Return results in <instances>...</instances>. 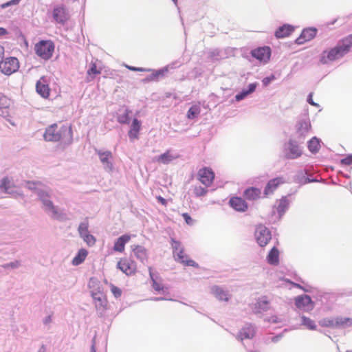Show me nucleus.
Instances as JSON below:
<instances>
[{"instance_id":"52","label":"nucleus","mask_w":352,"mask_h":352,"mask_svg":"<svg viewBox=\"0 0 352 352\" xmlns=\"http://www.w3.org/2000/svg\"><path fill=\"white\" fill-rule=\"evenodd\" d=\"M126 67L127 69H129V70L134 71V72H145L146 71V69L142 67H135L129 66V65H126Z\"/></svg>"},{"instance_id":"6","label":"nucleus","mask_w":352,"mask_h":352,"mask_svg":"<svg viewBox=\"0 0 352 352\" xmlns=\"http://www.w3.org/2000/svg\"><path fill=\"white\" fill-rule=\"evenodd\" d=\"M254 235L257 243L261 247L267 245L272 239L270 231L263 225L256 227Z\"/></svg>"},{"instance_id":"46","label":"nucleus","mask_w":352,"mask_h":352,"mask_svg":"<svg viewBox=\"0 0 352 352\" xmlns=\"http://www.w3.org/2000/svg\"><path fill=\"white\" fill-rule=\"evenodd\" d=\"M111 291L116 298H119L122 294V290L114 285H111Z\"/></svg>"},{"instance_id":"33","label":"nucleus","mask_w":352,"mask_h":352,"mask_svg":"<svg viewBox=\"0 0 352 352\" xmlns=\"http://www.w3.org/2000/svg\"><path fill=\"white\" fill-rule=\"evenodd\" d=\"M256 87V83H251L248 85V89L247 90H243L241 93L236 94L235 96V98L237 101L241 100L245 98L248 95L253 93Z\"/></svg>"},{"instance_id":"40","label":"nucleus","mask_w":352,"mask_h":352,"mask_svg":"<svg viewBox=\"0 0 352 352\" xmlns=\"http://www.w3.org/2000/svg\"><path fill=\"white\" fill-rule=\"evenodd\" d=\"M308 148L312 153H316L320 148L319 140L316 138H313L308 142Z\"/></svg>"},{"instance_id":"12","label":"nucleus","mask_w":352,"mask_h":352,"mask_svg":"<svg viewBox=\"0 0 352 352\" xmlns=\"http://www.w3.org/2000/svg\"><path fill=\"white\" fill-rule=\"evenodd\" d=\"M285 183V179L283 177H277L268 181L265 189L264 195L268 197L272 195L279 186Z\"/></svg>"},{"instance_id":"31","label":"nucleus","mask_w":352,"mask_h":352,"mask_svg":"<svg viewBox=\"0 0 352 352\" xmlns=\"http://www.w3.org/2000/svg\"><path fill=\"white\" fill-rule=\"evenodd\" d=\"M212 294L219 300L228 301L229 296L228 293L224 291L222 288L218 286H214L212 288Z\"/></svg>"},{"instance_id":"1","label":"nucleus","mask_w":352,"mask_h":352,"mask_svg":"<svg viewBox=\"0 0 352 352\" xmlns=\"http://www.w3.org/2000/svg\"><path fill=\"white\" fill-rule=\"evenodd\" d=\"M46 141L62 142L64 144H71L73 140V132L71 125L57 124L48 126L43 134Z\"/></svg>"},{"instance_id":"37","label":"nucleus","mask_w":352,"mask_h":352,"mask_svg":"<svg viewBox=\"0 0 352 352\" xmlns=\"http://www.w3.org/2000/svg\"><path fill=\"white\" fill-rule=\"evenodd\" d=\"M322 327L336 328V318H325L319 321Z\"/></svg>"},{"instance_id":"11","label":"nucleus","mask_w":352,"mask_h":352,"mask_svg":"<svg viewBox=\"0 0 352 352\" xmlns=\"http://www.w3.org/2000/svg\"><path fill=\"white\" fill-rule=\"evenodd\" d=\"M296 306L304 311H311L314 307V303L308 295H301L295 298Z\"/></svg>"},{"instance_id":"19","label":"nucleus","mask_w":352,"mask_h":352,"mask_svg":"<svg viewBox=\"0 0 352 352\" xmlns=\"http://www.w3.org/2000/svg\"><path fill=\"white\" fill-rule=\"evenodd\" d=\"M11 100L5 95L0 94V115L4 118L10 116Z\"/></svg>"},{"instance_id":"28","label":"nucleus","mask_w":352,"mask_h":352,"mask_svg":"<svg viewBox=\"0 0 352 352\" xmlns=\"http://www.w3.org/2000/svg\"><path fill=\"white\" fill-rule=\"evenodd\" d=\"M255 334V329L253 326L249 325L246 327L243 328L239 333V338H240L241 340L244 339H250L252 338L254 336Z\"/></svg>"},{"instance_id":"25","label":"nucleus","mask_w":352,"mask_h":352,"mask_svg":"<svg viewBox=\"0 0 352 352\" xmlns=\"http://www.w3.org/2000/svg\"><path fill=\"white\" fill-rule=\"evenodd\" d=\"M102 72V67H98L96 62H91L90 63V67L87 72V82L92 81L96 75L100 74Z\"/></svg>"},{"instance_id":"5","label":"nucleus","mask_w":352,"mask_h":352,"mask_svg":"<svg viewBox=\"0 0 352 352\" xmlns=\"http://www.w3.org/2000/svg\"><path fill=\"white\" fill-rule=\"evenodd\" d=\"M19 63L16 58L9 57L0 62V71L6 74L10 75L18 70Z\"/></svg>"},{"instance_id":"63","label":"nucleus","mask_w":352,"mask_h":352,"mask_svg":"<svg viewBox=\"0 0 352 352\" xmlns=\"http://www.w3.org/2000/svg\"><path fill=\"white\" fill-rule=\"evenodd\" d=\"M175 3H177V0H173Z\"/></svg>"},{"instance_id":"26","label":"nucleus","mask_w":352,"mask_h":352,"mask_svg":"<svg viewBox=\"0 0 352 352\" xmlns=\"http://www.w3.org/2000/svg\"><path fill=\"white\" fill-rule=\"evenodd\" d=\"M294 30L292 25L285 24L280 27L275 32V36L278 38H283L289 36Z\"/></svg>"},{"instance_id":"30","label":"nucleus","mask_w":352,"mask_h":352,"mask_svg":"<svg viewBox=\"0 0 352 352\" xmlns=\"http://www.w3.org/2000/svg\"><path fill=\"white\" fill-rule=\"evenodd\" d=\"M267 260L268 263H270L271 265H276L278 264V263H279V251L276 247H274L273 248H272V250H270V252H269V254L267 256Z\"/></svg>"},{"instance_id":"57","label":"nucleus","mask_w":352,"mask_h":352,"mask_svg":"<svg viewBox=\"0 0 352 352\" xmlns=\"http://www.w3.org/2000/svg\"><path fill=\"white\" fill-rule=\"evenodd\" d=\"M52 321V317L50 316H47L45 320V324H48L50 322H51Z\"/></svg>"},{"instance_id":"15","label":"nucleus","mask_w":352,"mask_h":352,"mask_svg":"<svg viewBox=\"0 0 352 352\" xmlns=\"http://www.w3.org/2000/svg\"><path fill=\"white\" fill-rule=\"evenodd\" d=\"M317 33V30L314 28H305L302 30L300 36L296 40V43L298 45H302L307 41L313 39Z\"/></svg>"},{"instance_id":"54","label":"nucleus","mask_w":352,"mask_h":352,"mask_svg":"<svg viewBox=\"0 0 352 352\" xmlns=\"http://www.w3.org/2000/svg\"><path fill=\"white\" fill-rule=\"evenodd\" d=\"M157 199L163 206H166L167 205V201L164 198H163L162 197L158 196V197H157Z\"/></svg>"},{"instance_id":"17","label":"nucleus","mask_w":352,"mask_h":352,"mask_svg":"<svg viewBox=\"0 0 352 352\" xmlns=\"http://www.w3.org/2000/svg\"><path fill=\"white\" fill-rule=\"evenodd\" d=\"M36 89L37 93L43 98H47L50 96V89L45 77H41L36 82Z\"/></svg>"},{"instance_id":"41","label":"nucleus","mask_w":352,"mask_h":352,"mask_svg":"<svg viewBox=\"0 0 352 352\" xmlns=\"http://www.w3.org/2000/svg\"><path fill=\"white\" fill-rule=\"evenodd\" d=\"M302 324L310 330H316V324L315 322L309 318L302 316Z\"/></svg>"},{"instance_id":"8","label":"nucleus","mask_w":352,"mask_h":352,"mask_svg":"<svg viewBox=\"0 0 352 352\" xmlns=\"http://www.w3.org/2000/svg\"><path fill=\"white\" fill-rule=\"evenodd\" d=\"M117 267L127 276L133 275L137 271L136 263L126 258H122L118 262Z\"/></svg>"},{"instance_id":"51","label":"nucleus","mask_w":352,"mask_h":352,"mask_svg":"<svg viewBox=\"0 0 352 352\" xmlns=\"http://www.w3.org/2000/svg\"><path fill=\"white\" fill-rule=\"evenodd\" d=\"M20 1L21 0H11V1H10L6 3L2 4L1 5V8H6L8 6H11V5H16V4H18L19 3Z\"/></svg>"},{"instance_id":"49","label":"nucleus","mask_w":352,"mask_h":352,"mask_svg":"<svg viewBox=\"0 0 352 352\" xmlns=\"http://www.w3.org/2000/svg\"><path fill=\"white\" fill-rule=\"evenodd\" d=\"M20 265V262L18 261H16L14 262H11L10 263H6L3 265V267L5 269L8 268H16Z\"/></svg>"},{"instance_id":"2","label":"nucleus","mask_w":352,"mask_h":352,"mask_svg":"<svg viewBox=\"0 0 352 352\" xmlns=\"http://www.w3.org/2000/svg\"><path fill=\"white\" fill-rule=\"evenodd\" d=\"M351 47L352 34H350L342 38L336 47L324 51L321 56V62L327 63L340 58L349 52Z\"/></svg>"},{"instance_id":"24","label":"nucleus","mask_w":352,"mask_h":352,"mask_svg":"<svg viewBox=\"0 0 352 352\" xmlns=\"http://www.w3.org/2000/svg\"><path fill=\"white\" fill-rule=\"evenodd\" d=\"M243 196L248 200L254 201L261 197V190L258 188L250 187L244 191Z\"/></svg>"},{"instance_id":"58","label":"nucleus","mask_w":352,"mask_h":352,"mask_svg":"<svg viewBox=\"0 0 352 352\" xmlns=\"http://www.w3.org/2000/svg\"><path fill=\"white\" fill-rule=\"evenodd\" d=\"M294 285L298 288H300L302 289V287L299 285V284H296V283H294Z\"/></svg>"},{"instance_id":"9","label":"nucleus","mask_w":352,"mask_h":352,"mask_svg":"<svg viewBox=\"0 0 352 352\" xmlns=\"http://www.w3.org/2000/svg\"><path fill=\"white\" fill-rule=\"evenodd\" d=\"M92 299L97 312L100 316H102L109 309V304L107 295L105 293H103L100 296H94Z\"/></svg>"},{"instance_id":"56","label":"nucleus","mask_w":352,"mask_h":352,"mask_svg":"<svg viewBox=\"0 0 352 352\" xmlns=\"http://www.w3.org/2000/svg\"><path fill=\"white\" fill-rule=\"evenodd\" d=\"M4 55V48L0 45V58Z\"/></svg>"},{"instance_id":"55","label":"nucleus","mask_w":352,"mask_h":352,"mask_svg":"<svg viewBox=\"0 0 352 352\" xmlns=\"http://www.w3.org/2000/svg\"><path fill=\"white\" fill-rule=\"evenodd\" d=\"M6 34H7V30L3 28L0 27V36L5 35Z\"/></svg>"},{"instance_id":"4","label":"nucleus","mask_w":352,"mask_h":352,"mask_svg":"<svg viewBox=\"0 0 352 352\" xmlns=\"http://www.w3.org/2000/svg\"><path fill=\"white\" fill-rule=\"evenodd\" d=\"M173 248L175 261L185 266L198 267L197 263L193 260L188 258V256L185 254L184 250L179 242L173 241Z\"/></svg>"},{"instance_id":"62","label":"nucleus","mask_w":352,"mask_h":352,"mask_svg":"<svg viewBox=\"0 0 352 352\" xmlns=\"http://www.w3.org/2000/svg\"><path fill=\"white\" fill-rule=\"evenodd\" d=\"M263 82L265 84H267L269 82V80L265 79Z\"/></svg>"},{"instance_id":"21","label":"nucleus","mask_w":352,"mask_h":352,"mask_svg":"<svg viewBox=\"0 0 352 352\" xmlns=\"http://www.w3.org/2000/svg\"><path fill=\"white\" fill-rule=\"evenodd\" d=\"M38 195L43 202V204L46 206V209L52 212L54 217H57L58 215V210L54 206L53 203L47 199L49 197L48 194L44 192H41Z\"/></svg>"},{"instance_id":"60","label":"nucleus","mask_w":352,"mask_h":352,"mask_svg":"<svg viewBox=\"0 0 352 352\" xmlns=\"http://www.w3.org/2000/svg\"><path fill=\"white\" fill-rule=\"evenodd\" d=\"M91 352H96V349L94 345L91 346Z\"/></svg>"},{"instance_id":"23","label":"nucleus","mask_w":352,"mask_h":352,"mask_svg":"<svg viewBox=\"0 0 352 352\" xmlns=\"http://www.w3.org/2000/svg\"><path fill=\"white\" fill-rule=\"evenodd\" d=\"M131 240V236L129 234H124L120 236L114 243L113 250L115 252H123L124 250L125 244Z\"/></svg>"},{"instance_id":"61","label":"nucleus","mask_w":352,"mask_h":352,"mask_svg":"<svg viewBox=\"0 0 352 352\" xmlns=\"http://www.w3.org/2000/svg\"><path fill=\"white\" fill-rule=\"evenodd\" d=\"M164 300V298H155V300Z\"/></svg>"},{"instance_id":"18","label":"nucleus","mask_w":352,"mask_h":352,"mask_svg":"<svg viewBox=\"0 0 352 352\" xmlns=\"http://www.w3.org/2000/svg\"><path fill=\"white\" fill-rule=\"evenodd\" d=\"M230 205L235 210L239 212H245L248 208L247 202L239 197H233L230 199Z\"/></svg>"},{"instance_id":"22","label":"nucleus","mask_w":352,"mask_h":352,"mask_svg":"<svg viewBox=\"0 0 352 352\" xmlns=\"http://www.w3.org/2000/svg\"><path fill=\"white\" fill-rule=\"evenodd\" d=\"M141 129V122L137 118H134L133 120L132 124L131 125L130 130L129 131V137L131 140H134L135 139H138L139 133Z\"/></svg>"},{"instance_id":"36","label":"nucleus","mask_w":352,"mask_h":352,"mask_svg":"<svg viewBox=\"0 0 352 352\" xmlns=\"http://www.w3.org/2000/svg\"><path fill=\"white\" fill-rule=\"evenodd\" d=\"M14 187L13 182L8 177H5L1 181L0 188L6 192H9Z\"/></svg>"},{"instance_id":"10","label":"nucleus","mask_w":352,"mask_h":352,"mask_svg":"<svg viewBox=\"0 0 352 352\" xmlns=\"http://www.w3.org/2000/svg\"><path fill=\"white\" fill-rule=\"evenodd\" d=\"M52 16L56 23L60 24H64L69 19V14L66 8L63 5H58L54 8Z\"/></svg>"},{"instance_id":"32","label":"nucleus","mask_w":352,"mask_h":352,"mask_svg":"<svg viewBox=\"0 0 352 352\" xmlns=\"http://www.w3.org/2000/svg\"><path fill=\"white\" fill-rule=\"evenodd\" d=\"M352 326V319L338 316L336 318V328H346Z\"/></svg>"},{"instance_id":"53","label":"nucleus","mask_w":352,"mask_h":352,"mask_svg":"<svg viewBox=\"0 0 352 352\" xmlns=\"http://www.w3.org/2000/svg\"><path fill=\"white\" fill-rule=\"evenodd\" d=\"M312 97H313V94H312V93H311V94L309 95V96H308L307 101H308V102H309L310 104H311V105H313V106H316V107H317V106H318V104L314 102V100H313V99H312Z\"/></svg>"},{"instance_id":"29","label":"nucleus","mask_w":352,"mask_h":352,"mask_svg":"<svg viewBox=\"0 0 352 352\" xmlns=\"http://www.w3.org/2000/svg\"><path fill=\"white\" fill-rule=\"evenodd\" d=\"M149 275L152 281V287L155 289V291L157 292L166 293L168 288L165 287L162 283L157 282L153 277V274L152 272V268L151 267H148Z\"/></svg>"},{"instance_id":"50","label":"nucleus","mask_w":352,"mask_h":352,"mask_svg":"<svg viewBox=\"0 0 352 352\" xmlns=\"http://www.w3.org/2000/svg\"><path fill=\"white\" fill-rule=\"evenodd\" d=\"M341 164L346 166L352 164V155H348L341 160Z\"/></svg>"},{"instance_id":"43","label":"nucleus","mask_w":352,"mask_h":352,"mask_svg":"<svg viewBox=\"0 0 352 352\" xmlns=\"http://www.w3.org/2000/svg\"><path fill=\"white\" fill-rule=\"evenodd\" d=\"M82 238H83L85 242L89 246L94 245L96 243L95 237L89 233L82 236Z\"/></svg>"},{"instance_id":"3","label":"nucleus","mask_w":352,"mask_h":352,"mask_svg":"<svg viewBox=\"0 0 352 352\" xmlns=\"http://www.w3.org/2000/svg\"><path fill=\"white\" fill-rule=\"evenodd\" d=\"M36 54L44 60L50 59L54 50V44L51 41H41L35 45Z\"/></svg>"},{"instance_id":"48","label":"nucleus","mask_w":352,"mask_h":352,"mask_svg":"<svg viewBox=\"0 0 352 352\" xmlns=\"http://www.w3.org/2000/svg\"><path fill=\"white\" fill-rule=\"evenodd\" d=\"M182 216L183 217L186 224L189 226H192L193 224L194 221L188 213L184 212L182 214Z\"/></svg>"},{"instance_id":"38","label":"nucleus","mask_w":352,"mask_h":352,"mask_svg":"<svg viewBox=\"0 0 352 352\" xmlns=\"http://www.w3.org/2000/svg\"><path fill=\"white\" fill-rule=\"evenodd\" d=\"M200 111L199 104L192 105L188 111L187 117L188 119H194L200 113Z\"/></svg>"},{"instance_id":"7","label":"nucleus","mask_w":352,"mask_h":352,"mask_svg":"<svg viewBox=\"0 0 352 352\" xmlns=\"http://www.w3.org/2000/svg\"><path fill=\"white\" fill-rule=\"evenodd\" d=\"M197 175L199 181L206 188L210 187L214 179V173L208 167L199 169Z\"/></svg>"},{"instance_id":"45","label":"nucleus","mask_w":352,"mask_h":352,"mask_svg":"<svg viewBox=\"0 0 352 352\" xmlns=\"http://www.w3.org/2000/svg\"><path fill=\"white\" fill-rule=\"evenodd\" d=\"M118 120V122L121 124H128L130 120V118L129 116V111H126V112L124 115L120 116Z\"/></svg>"},{"instance_id":"39","label":"nucleus","mask_w":352,"mask_h":352,"mask_svg":"<svg viewBox=\"0 0 352 352\" xmlns=\"http://www.w3.org/2000/svg\"><path fill=\"white\" fill-rule=\"evenodd\" d=\"M173 158L174 157L170 155V151H167L166 153L158 156L156 161L166 164L172 161Z\"/></svg>"},{"instance_id":"35","label":"nucleus","mask_w":352,"mask_h":352,"mask_svg":"<svg viewBox=\"0 0 352 352\" xmlns=\"http://www.w3.org/2000/svg\"><path fill=\"white\" fill-rule=\"evenodd\" d=\"M302 154V151L298 145L296 144L293 142H289V157L294 159L300 157Z\"/></svg>"},{"instance_id":"42","label":"nucleus","mask_w":352,"mask_h":352,"mask_svg":"<svg viewBox=\"0 0 352 352\" xmlns=\"http://www.w3.org/2000/svg\"><path fill=\"white\" fill-rule=\"evenodd\" d=\"M208 192V190L200 186H195L193 188V193L196 197L205 196Z\"/></svg>"},{"instance_id":"34","label":"nucleus","mask_w":352,"mask_h":352,"mask_svg":"<svg viewBox=\"0 0 352 352\" xmlns=\"http://www.w3.org/2000/svg\"><path fill=\"white\" fill-rule=\"evenodd\" d=\"M87 254L88 252L85 249H80L77 255L73 258L72 264L74 265H78L81 264L85 260Z\"/></svg>"},{"instance_id":"27","label":"nucleus","mask_w":352,"mask_h":352,"mask_svg":"<svg viewBox=\"0 0 352 352\" xmlns=\"http://www.w3.org/2000/svg\"><path fill=\"white\" fill-rule=\"evenodd\" d=\"M133 252L135 256L140 260L142 262H144L148 259L147 251L146 248L141 245H134Z\"/></svg>"},{"instance_id":"13","label":"nucleus","mask_w":352,"mask_h":352,"mask_svg":"<svg viewBox=\"0 0 352 352\" xmlns=\"http://www.w3.org/2000/svg\"><path fill=\"white\" fill-rule=\"evenodd\" d=\"M96 153L99 156L100 162L102 163L104 168L111 171L113 169V155L112 153L109 151H102L100 150H96Z\"/></svg>"},{"instance_id":"59","label":"nucleus","mask_w":352,"mask_h":352,"mask_svg":"<svg viewBox=\"0 0 352 352\" xmlns=\"http://www.w3.org/2000/svg\"><path fill=\"white\" fill-rule=\"evenodd\" d=\"M162 73L161 72H157L155 74V76H158L160 74H162Z\"/></svg>"},{"instance_id":"16","label":"nucleus","mask_w":352,"mask_h":352,"mask_svg":"<svg viewBox=\"0 0 352 352\" xmlns=\"http://www.w3.org/2000/svg\"><path fill=\"white\" fill-rule=\"evenodd\" d=\"M88 287L91 298L100 296L104 293L100 282L96 278H91L88 283Z\"/></svg>"},{"instance_id":"44","label":"nucleus","mask_w":352,"mask_h":352,"mask_svg":"<svg viewBox=\"0 0 352 352\" xmlns=\"http://www.w3.org/2000/svg\"><path fill=\"white\" fill-rule=\"evenodd\" d=\"M78 232L82 237V236L88 234V223H82L79 225L78 227Z\"/></svg>"},{"instance_id":"20","label":"nucleus","mask_w":352,"mask_h":352,"mask_svg":"<svg viewBox=\"0 0 352 352\" xmlns=\"http://www.w3.org/2000/svg\"><path fill=\"white\" fill-rule=\"evenodd\" d=\"M270 301L267 296L259 298L256 302L254 305V311L256 313L265 311L270 309Z\"/></svg>"},{"instance_id":"14","label":"nucleus","mask_w":352,"mask_h":352,"mask_svg":"<svg viewBox=\"0 0 352 352\" xmlns=\"http://www.w3.org/2000/svg\"><path fill=\"white\" fill-rule=\"evenodd\" d=\"M253 57L260 61L267 62L270 60L271 50L269 47H262L255 49L251 52Z\"/></svg>"},{"instance_id":"47","label":"nucleus","mask_w":352,"mask_h":352,"mask_svg":"<svg viewBox=\"0 0 352 352\" xmlns=\"http://www.w3.org/2000/svg\"><path fill=\"white\" fill-rule=\"evenodd\" d=\"M42 184L39 182H26V186L28 187V188L30 189V190H35L36 188V186H41Z\"/></svg>"}]
</instances>
